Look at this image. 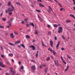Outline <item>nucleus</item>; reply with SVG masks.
Here are the masks:
<instances>
[{
	"label": "nucleus",
	"instance_id": "412c9836",
	"mask_svg": "<svg viewBox=\"0 0 75 75\" xmlns=\"http://www.w3.org/2000/svg\"><path fill=\"white\" fill-rule=\"evenodd\" d=\"M62 30H59L58 31L59 33H62Z\"/></svg>",
	"mask_w": 75,
	"mask_h": 75
},
{
	"label": "nucleus",
	"instance_id": "473e14b6",
	"mask_svg": "<svg viewBox=\"0 0 75 75\" xmlns=\"http://www.w3.org/2000/svg\"><path fill=\"white\" fill-rule=\"evenodd\" d=\"M21 45L23 47V48H25V46H24V45L23 44H21Z\"/></svg>",
	"mask_w": 75,
	"mask_h": 75
},
{
	"label": "nucleus",
	"instance_id": "49530a36",
	"mask_svg": "<svg viewBox=\"0 0 75 75\" xmlns=\"http://www.w3.org/2000/svg\"><path fill=\"white\" fill-rule=\"evenodd\" d=\"M0 28H4V26H0Z\"/></svg>",
	"mask_w": 75,
	"mask_h": 75
},
{
	"label": "nucleus",
	"instance_id": "b1692460",
	"mask_svg": "<svg viewBox=\"0 0 75 75\" xmlns=\"http://www.w3.org/2000/svg\"><path fill=\"white\" fill-rule=\"evenodd\" d=\"M48 50H49V51H51V52H52V49H51L50 48L48 49Z\"/></svg>",
	"mask_w": 75,
	"mask_h": 75
},
{
	"label": "nucleus",
	"instance_id": "ea45409f",
	"mask_svg": "<svg viewBox=\"0 0 75 75\" xmlns=\"http://www.w3.org/2000/svg\"><path fill=\"white\" fill-rule=\"evenodd\" d=\"M11 7H12V8L13 9V10H14V7H13V5H11Z\"/></svg>",
	"mask_w": 75,
	"mask_h": 75
},
{
	"label": "nucleus",
	"instance_id": "09e8293b",
	"mask_svg": "<svg viewBox=\"0 0 75 75\" xmlns=\"http://www.w3.org/2000/svg\"><path fill=\"white\" fill-rule=\"evenodd\" d=\"M21 64V61H19V62L18 64H19V65H20Z\"/></svg>",
	"mask_w": 75,
	"mask_h": 75
},
{
	"label": "nucleus",
	"instance_id": "2f4dec72",
	"mask_svg": "<svg viewBox=\"0 0 75 75\" xmlns=\"http://www.w3.org/2000/svg\"><path fill=\"white\" fill-rule=\"evenodd\" d=\"M54 27H55L56 28H57V24H55V25H54Z\"/></svg>",
	"mask_w": 75,
	"mask_h": 75
},
{
	"label": "nucleus",
	"instance_id": "e2e57ef3",
	"mask_svg": "<svg viewBox=\"0 0 75 75\" xmlns=\"http://www.w3.org/2000/svg\"><path fill=\"white\" fill-rule=\"evenodd\" d=\"M31 61H32V62H35V60H31Z\"/></svg>",
	"mask_w": 75,
	"mask_h": 75
},
{
	"label": "nucleus",
	"instance_id": "0eeeda50",
	"mask_svg": "<svg viewBox=\"0 0 75 75\" xmlns=\"http://www.w3.org/2000/svg\"><path fill=\"white\" fill-rule=\"evenodd\" d=\"M0 66H1V67H2L3 68H4L5 67H6V66L3 65V63H2L1 62H0Z\"/></svg>",
	"mask_w": 75,
	"mask_h": 75
},
{
	"label": "nucleus",
	"instance_id": "6ab92c4d",
	"mask_svg": "<svg viewBox=\"0 0 75 75\" xmlns=\"http://www.w3.org/2000/svg\"><path fill=\"white\" fill-rule=\"evenodd\" d=\"M50 57H47V58L46 59V60L47 61H50Z\"/></svg>",
	"mask_w": 75,
	"mask_h": 75
},
{
	"label": "nucleus",
	"instance_id": "f3484780",
	"mask_svg": "<svg viewBox=\"0 0 75 75\" xmlns=\"http://www.w3.org/2000/svg\"><path fill=\"white\" fill-rule=\"evenodd\" d=\"M58 30H63V29L62 28V27H60L58 28Z\"/></svg>",
	"mask_w": 75,
	"mask_h": 75
},
{
	"label": "nucleus",
	"instance_id": "0e129e2a",
	"mask_svg": "<svg viewBox=\"0 0 75 75\" xmlns=\"http://www.w3.org/2000/svg\"><path fill=\"white\" fill-rule=\"evenodd\" d=\"M20 30H23V28H21L19 29Z\"/></svg>",
	"mask_w": 75,
	"mask_h": 75
},
{
	"label": "nucleus",
	"instance_id": "c9c22d12",
	"mask_svg": "<svg viewBox=\"0 0 75 75\" xmlns=\"http://www.w3.org/2000/svg\"><path fill=\"white\" fill-rule=\"evenodd\" d=\"M62 38L63 40H65V37L64 36H62Z\"/></svg>",
	"mask_w": 75,
	"mask_h": 75
},
{
	"label": "nucleus",
	"instance_id": "a19ab883",
	"mask_svg": "<svg viewBox=\"0 0 75 75\" xmlns=\"http://www.w3.org/2000/svg\"><path fill=\"white\" fill-rule=\"evenodd\" d=\"M47 27H48V28H50V27H51V25H47Z\"/></svg>",
	"mask_w": 75,
	"mask_h": 75
},
{
	"label": "nucleus",
	"instance_id": "69168bd1",
	"mask_svg": "<svg viewBox=\"0 0 75 75\" xmlns=\"http://www.w3.org/2000/svg\"><path fill=\"white\" fill-rule=\"evenodd\" d=\"M67 57L68 58L69 57V55H67Z\"/></svg>",
	"mask_w": 75,
	"mask_h": 75
},
{
	"label": "nucleus",
	"instance_id": "603ef678",
	"mask_svg": "<svg viewBox=\"0 0 75 75\" xmlns=\"http://www.w3.org/2000/svg\"><path fill=\"white\" fill-rule=\"evenodd\" d=\"M1 57H2L3 58H4V56L3 55H1Z\"/></svg>",
	"mask_w": 75,
	"mask_h": 75
},
{
	"label": "nucleus",
	"instance_id": "dca6fc26",
	"mask_svg": "<svg viewBox=\"0 0 75 75\" xmlns=\"http://www.w3.org/2000/svg\"><path fill=\"white\" fill-rule=\"evenodd\" d=\"M11 37H12V38H14V37L13 35V33H12L11 34Z\"/></svg>",
	"mask_w": 75,
	"mask_h": 75
},
{
	"label": "nucleus",
	"instance_id": "13d9d810",
	"mask_svg": "<svg viewBox=\"0 0 75 75\" xmlns=\"http://www.w3.org/2000/svg\"><path fill=\"white\" fill-rule=\"evenodd\" d=\"M37 1L38 2H40L41 1V0H37Z\"/></svg>",
	"mask_w": 75,
	"mask_h": 75
},
{
	"label": "nucleus",
	"instance_id": "6e6d98bb",
	"mask_svg": "<svg viewBox=\"0 0 75 75\" xmlns=\"http://www.w3.org/2000/svg\"><path fill=\"white\" fill-rule=\"evenodd\" d=\"M42 65H41L40 66V68H42Z\"/></svg>",
	"mask_w": 75,
	"mask_h": 75
},
{
	"label": "nucleus",
	"instance_id": "4c0bfd02",
	"mask_svg": "<svg viewBox=\"0 0 75 75\" xmlns=\"http://www.w3.org/2000/svg\"><path fill=\"white\" fill-rule=\"evenodd\" d=\"M73 4H74V5H75V0H73Z\"/></svg>",
	"mask_w": 75,
	"mask_h": 75
},
{
	"label": "nucleus",
	"instance_id": "2eb2a0df",
	"mask_svg": "<svg viewBox=\"0 0 75 75\" xmlns=\"http://www.w3.org/2000/svg\"><path fill=\"white\" fill-rule=\"evenodd\" d=\"M32 68L33 70H35V66H33L32 67Z\"/></svg>",
	"mask_w": 75,
	"mask_h": 75
},
{
	"label": "nucleus",
	"instance_id": "1a4fd4ad",
	"mask_svg": "<svg viewBox=\"0 0 75 75\" xmlns=\"http://www.w3.org/2000/svg\"><path fill=\"white\" fill-rule=\"evenodd\" d=\"M39 6L40 7H45V6L44 5H43V4L41 3L39 4Z\"/></svg>",
	"mask_w": 75,
	"mask_h": 75
},
{
	"label": "nucleus",
	"instance_id": "774afa93",
	"mask_svg": "<svg viewBox=\"0 0 75 75\" xmlns=\"http://www.w3.org/2000/svg\"><path fill=\"white\" fill-rule=\"evenodd\" d=\"M73 8H74V10H75V7H73Z\"/></svg>",
	"mask_w": 75,
	"mask_h": 75
},
{
	"label": "nucleus",
	"instance_id": "6e6552de",
	"mask_svg": "<svg viewBox=\"0 0 75 75\" xmlns=\"http://www.w3.org/2000/svg\"><path fill=\"white\" fill-rule=\"evenodd\" d=\"M30 48H32L33 50H35V47L34 45H31L30 46Z\"/></svg>",
	"mask_w": 75,
	"mask_h": 75
},
{
	"label": "nucleus",
	"instance_id": "f704fd0d",
	"mask_svg": "<svg viewBox=\"0 0 75 75\" xmlns=\"http://www.w3.org/2000/svg\"><path fill=\"white\" fill-rule=\"evenodd\" d=\"M2 20H3V21H5L6 20V18H3L2 19Z\"/></svg>",
	"mask_w": 75,
	"mask_h": 75
},
{
	"label": "nucleus",
	"instance_id": "f8f14e48",
	"mask_svg": "<svg viewBox=\"0 0 75 75\" xmlns=\"http://www.w3.org/2000/svg\"><path fill=\"white\" fill-rule=\"evenodd\" d=\"M8 10L9 11H13V9H11V8H9L8 9Z\"/></svg>",
	"mask_w": 75,
	"mask_h": 75
},
{
	"label": "nucleus",
	"instance_id": "cd10ccee",
	"mask_svg": "<svg viewBox=\"0 0 75 75\" xmlns=\"http://www.w3.org/2000/svg\"><path fill=\"white\" fill-rule=\"evenodd\" d=\"M16 4H17L19 6H20V5H21V4L19 2H17L16 3Z\"/></svg>",
	"mask_w": 75,
	"mask_h": 75
},
{
	"label": "nucleus",
	"instance_id": "ddd939ff",
	"mask_svg": "<svg viewBox=\"0 0 75 75\" xmlns=\"http://www.w3.org/2000/svg\"><path fill=\"white\" fill-rule=\"evenodd\" d=\"M42 46L43 47H47V46L44 44V43H43V42H42Z\"/></svg>",
	"mask_w": 75,
	"mask_h": 75
},
{
	"label": "nucleus",
	"instance_id": "72a5a7b5",
	"mask_svg": "<svg viewBox=\"0 0 75 75\" xmlns=\"http://www.w3.org/2000/svg\"><path fill=\"white\" fill-rule=\"evenodd\" d=\"M14 33H15V34H16V35H18V33H17V32H14Z\"/></svg>",
	"mask_w": 75,
	"mask_h": 75
},
{
	"label": "nucleus",
	"instance_id": "680f3d73",
	"mask_svg": "<svg viewBox=\"0 0 75 75\" xmlns=\"http://www.w3.org/2000/svg\"><path fill=\"white\" fill-rule=\"evenodd\" d=\"M11 61L13 62H14V60L13 59H12Z\"/></svg>",
	"mask_w": 75,
	"mask_h": 75
},
{
	"label": "nucleus",
	"instance_id": "bf43d9fd",
	"mask_svg": "<svg viewBox=\"0 0 75 75\" xmlns=\"http://www.w3.org/2000/svg\"><path fill=\"white\" fill-rule=\"evenodd\" d=\"M8 10H6V13H8Z\"/></svg>",
	"mask_w": 75,
	"mask_h": 75
},
{
	"label": "nucleus",
	"instance_id": "a878e982",
	"mask_svg": "<svg viewBox=\"0 0 75 75\" xmlns=\"http://www.w3.org/2000/svg\"><path fill=\"white\" fill-rule=\"evenodd\" d=\"M36 11H37V12H38V13H40L41 12V11L39 10H36Z\"/></svg>",
	"mask_w": 75,
	"mask_h": 75
},
{
	"label": "nucleus",
	"instance_id": "79ce46f5",
	"mask_svg": "<svg viewBox=\"0 0 75 75\" xmlns=\"http://www.w3.org/2000/svg\"><path fill=\"white\" fill-rule=\"evenodd\" d=\"M6 63L7 64H10V63L8 62H6Z\"/></svg>",
	"mask_w": 75,
	"mask_h": 75
},
{
	"label": "nucleus",
	"instance_id": "58836bf2",
	"mask_svg": "<svg viewBox=\"0 0 75 75\" xmlns=\"http://www.w3.org/2000/svg\"><path fill=\"white\" fill-rule=\"evenodd\" d=\"M12 14V12H10V13H9V14L10 16H11V15Z\"/></svg>",
	"mask_w": 75,
	"mask_h": 75
},
{
	"label": "nucleus",
	"instance_id": "c03bdc74",
	"mask_svg": "<svg viewBox=\"0 0 75 75\" xmlns=\"http://www.w3.org/2000/svg\"><path fill=\"white\" fill-rule=\"evenodd\" d=\"M64 8H61L60 10L61 11H62V10H64Z\"/></svg>",
	"mask_w": 75,
	"mask_h": 75
},
{
	"label": "nucleus",
	"instance_id": "bb28decb",
	"mask_svg": "<svg viewBox=\"0 0 75 75\" xmlns=\"http://www.w3.org/2000/svg\"><path fill=\"white\" fill-rule=\"evenodd\" d=\"M30 24L31 25H32V26H33V27H34V24H33V23H30Z\"/></svg>",
	"mask_w": 75,
	"mask_h": 75
},
{
	"label": "nucleus",
	"instance_id": "8fccbe9b",
	"mask_svg": "<svg viewBox=\"0 0 75 75\" xmlns=\"http://www.w3.org/2000/svg\"><path fill=\"white\" fill-rule=\"evenodd\" d=\"M53 54H54V55H55V54H56V53L55 52V51H53Z\"/></svg>",
	"mask_w": 75,
	"mask_h": 75
},
{
	"label": "nucleus",
	"instance_id": "7ed1b4c3",
	"mask_svg": "<svg viewBox=\"0 0 75 75\" xmlns=\"http://www.w3.org/2000/svg\"><path fill=\"white\" fill-rule=\"evenodd\" d=\"M13 18H12L10 21H9L8 22V23L9 24V25L10 26H11V21H13Z\"/></svg>",
	"mask_w": 75,
	"mask_h": 75
},
{
	"label": "nucleus",
	"instance_id": "de8ad7c7",
	"mask_svg": "<svg viewBox=\"0 0 75 75\" xmlns=\"http://www.w3.org/2000/svg\"><path fill=\"white\" fill-rule=\"evenodd\" d=\"M28 20V18H26V19H25V21H27V20Z\"/></svg>",
	"mask_w": 75,
	"mask_h": 75
},
{
	"label": "nucleus",
	"instance_id": "5fc2aeb1",
	"mask_svg": "<svg viewBox=\"0 0 75 75\" xmlns=\"http://www.w3.org/2000/svg\"><path fill=\"white\" fill-rule=\"evenodd\" d=\"M58 4H59V5L60 6H61V4L59 3V2H58V3H57Z\"/></svg>",
	"mask_w": 75,
	"mask_h": 75
},
{
	"label": "nucleus",
	"instance_id": "7c9ffc66",
	"mask_svg": "<svg viewBox=\"0 0 75 75\" xmlns=\"http://www.w3.org/2000/svg\"><path fill=\"white\" fill-rule=\"evenodd\" d=\"M37 53L36 54V57H38V51H37Z\"/></svg>",
	"mask_w": 75,
	"mask_h": 75
},
{
	"label": "nucleus",
	"instance_id": "39448f33",
	"mask_svg": "<svg viewBox=\"0 0 75 75\" xmlns=\"http://www.w3.org/2000/svg\"><path fill=\"white\" fill-rule=\"evenodd\" d=\"M49 8V10H48V12H49V13H50L51 12V11H52V8H51V7H50V6H49L48 7Z\"/></svg>",
	"mask_w": 75,
	"mask_h": 75
},
{
	"label": "nucleus",
	"instance_id": "4468645a",
	"mask_svg": "<svg viewBox=\"0 0 75 75\" xmlns=\"http://www.w3.org/2000/svg\"><path fill=\"white\" fill-rule=\"evenodd\" d=\"M50 44L52 47V44H53V42L52 40H51L50 42Z\"/></svg>",
	"mask_w": 75,
	"mask_h": 75
},
{
	"label": "nucleus",
	"instance_id": "aec40b11",
	"mask_svg": "<svg viewBox=\"0 0 75 75\" xmlns=\"http://www.w3.org/2000/svg\"><path fill=\"white\" fill-rule=\"evenodd\" d=\"M21 69H24V67H23V66H21V67L20 68V69L19 70V71L21 72Z\"/></svg>",
	"mask_w": 75,
	"mask_h": 75
},
{
	"label": "nucleus",
	"instance_id": "37998d69",
	"mask_svg": "<svg viewBox=\"0 0 75 75\" xmlns=\"http://www.w3.org/2000/svg\"><path fill=\"white\" fill-rule=\"evenodd\" d=\"M61 50H65V48L64 47H62L61 48Z\"/></svg>",
	"mask_w": 75,
	"mask_h": 75
},
{
	"label": "nucleus",
	"instance_id": "f257e3e1",
	"mask_svg": "<svg viewBox=\"0 0 75 75\" xmlns=\"http://www.w3.org/2000/svg\"><path fill=\"white\" fill-rule=\"evenodd\" d=\"M10 74L11 75H14L16 74V71H13V70L11 69Z\"/></svg>",
	"mask_w": 75,
	"mask_h": 75
},
{
	"label": "nucleus",
	"instance_id": "f03ea898",
	"mask_svg": "<svg viewBox=\"0 0 75 75\" xmlns=\"http://www.w3.org/2000/svg\"><path fill=\"white\" fill-rule=\"evenodd\" d=\"M54 63L56 65V66H57V67H59V63H58V60H54Z\"/></svg>",
	"mask_w": 75,
	"mask_h": 75
},
{
	"label": "nucleus",
	"instance_id": "393cba45",
	"mask_svg": "<svg viewBox=\"0 0 75 75\" xmlns=\"http://www.w3.org/2000/svg\"><path fill=\"white\" fill-rule=\"evenodd\" d=\"M11 1H9L8 2V6H10V5L11 4Z\"/></svg>",
	"mask_w": 75,
	"mask_h": 75
},
{
	"label": "nucleus",
	"instance_id": "20e7f679",
	"mask_svg": "<svg viewBox=\"0 0 75 75\" xmlns=\"http://www.w3.org/2000/svg\"><path fill=\"white\" fill-rule=\"evenodd\" d=\"M38 18H39V19L40 20V22H42L43 21L42 20V19L40 17V16L38 15Z\"/></svg>",
	"mask_w": 75,
	"mask_h": 75
},
{
	"label": "nucleus",
	"instance_id": "052dcab7",
	"mask_svg": "<svg viewBox=\"0 0 75 75\" xmlns=\"http://www.w3.org/2000/svg\"><path fill=\"white\" fill-rule=\"evenodd\" d=\"M21 23H22V24H24V21H22L21 22Z\"/></svg>",
	"mask_w": 75,
	"mask_h": 75
},
{
	"label": "nucleus",
	"instance_id": "423d86ee",
	"mask_svg": "<svg viewBox=\"0 0 75 75\" xmlns=\"http://www.w3.org/2000/svg\"><path fill=\"white\" fill-rule=\"evenodd\" d=\"M61 59H62V61L65 64H67V63L65 61H64V59H63V58H62V57L61 56Z\"/></svg>",
	"mask_w": 75,
	"mask_h": 75
},
{
	"label": "nucleus",
	"instance_id": "e433bc0d",
	"mask_svg": "<svg viewBox=\"0 0 75 75\" xmlns=\"http://www.w3.org/2000/svg\"><path fill=\"white\" fill-rule=\"evenodd\" d=\"M35 33V34H38V32H37V30H36Z\"/></svg>",
	"mask_w": 75,
	"mask_h": 75
},
{
	"label": "nucleus",
	"instance_id": "a211bd4d",
	"mask_svg": "<svg viewBox=\"0 0 75 75\" xmlns=\"http://www.w3.org/2000/svg\"><path fill=\"white\" fill-rule=\"evenodd\" d=\"M20 43V41H17V42H15V44H19V43Z\"/></svg>",
	"mask_w": 75,
	"mask_h": 75
},
{
	"label": "nucleus",
	"instance_id": "4d7b16f0",
	"mask_svg": "<svg viewBox=\"0 0 75 75\" xmlns=\"http://www.w3.org/2000/svg\"><path fill=\"white\" fill-rule=\"evenodd\" d=\"M6 75H9V74H8V73H6L5 74Z\"/></svg>",
	"mask_w": 75,
	"mask_h": 75
},
{
	"label": "nucleus",
	"instance_id": "3c124183",
	"mask_svg": "<svg viewBox=\"0 0 75 75\" xmlns=\"http://www.w3.org/2000/svg\"><path fill=\"white\" fill-rule=\"evenodd\" d=\"M42 67H46V66L45 64H42Z\"/></svg>",
	"mask_w": 75,
	"mask_h": 75
},
{
	"label": "nucleus",
	"instance_id": "a18cd8bd",
	"mask_svg": "<svg viewBox=\"0 0 75 75\" xmlns=\"http://www.w3.org/2000/svg\"><path fill=\"white\" fill-rule=\"evenodd\" d=\"M54 39H55V40H57V37H54Z\"/></svg>",
	"mask_w": 75,
	"mask_h": 75
},
{
	"label": "nucleus",
	"instance_id": "864d4df0",
	"mask_svg": "<svg viewBox=\"0 0 75 75\" xmlns=\"http://www.w3.org/2000/svg\"><path fill=\"white\" fill-rule=\"evenodd\" d=\"M54 1H55V2L57 3H58V1H57V0H54Z\"/></svg>",
	"mask_w": 75,
	"mask_h": 75
},
{
	"label": "nucleus",
	"instance_id": "5701e85b",
	"mask_svg": "<svg viewBox=\"0 0 75 75\" xmlns=\"http://www.w3.org/2000/svg\"><path fill=\"white\" fill-rule=\"evenodd\" d=\"M13 55V54H8V56H9V57H12Z\"/></svg>",
	"mask_w": 75,
	"mask_h": 75
},
{
	"label": "nucleus",
	"instance_id": "338daca9",
	"mask_svg": "<svg viewBox=\"0 0 75 75\" xmlns=\"http://www.w3.org/2000/svg\"><path fill=\"white\" fill-rule=\"evenodd\" d=\"M1 16H3V13H1Z\"/></svg>",
	"mask_w": 75,
	"mask_h": 75
},
{
	"label": "nucleus",
	"instance_id": "4be33fe9",
	"mask_svg": "<svg viewBox=\"0 0 75 75\" xmlns=\"http://www.w3.org/2000/svg\"><path fill=\"white\" fill-rule=\"evenodd\" d=\"M66 23H71V21L69 20L66 21Z\"/></svg>",
	"mask_w": 75,
	"mask_h": 75
},
{
	"label": "nucleus",
	"instance_id": "c85d7f7f",
	"mask_svg": "<svg viewBox=\"0 0 75 75\" xmlns=\"http://www.w3.org/2000/svg\"><path fill=\"white\" fill-rule=\"evenodd\" d=\"M30 36L28 35H26V38H30Z\"/></svg>",
	"mask_w": 75,
	"mask_h": 75
},
{
	"label": "nucleus",
	"instance_id": "9b49d317",
	"mask_svg": "<svg viewBox=\"0 0 75 75\" xmlns=\"http://www.w3.org/2000/svg\"><path fill=\"white\" fill-rule=\"evenodd\" d=\"M68 69H69V67L68 66V65H67V68L65 70V72H66V71H67Z\"/></svg>",
	"mask_w": 75,
	"mask_h": 75
},
{
	"label": "nucleus",
	"instance_id": "9d476101",
	"mask_svg": "<svg viewBox=\"0 0 75 75\" xmlns=\"http://www.w3.org/2000/svg\"><path fill=\"white\" fill-rule=\"evenodd\" d=\"M59 44H60V42H59L57 44V46H56L57 49H58V48L59 47Z\"/></svg>",
	"mask_w": 75,
	"mask_h": 75
},
{
	"label": "nucleus",
	"instance_id": "c756f323",
	"mask_svg": "<svg viewBox=\"0 0 75 75\" xmlns=\"http://www.w3.org/2000/svg\"><path fill=\"white\" fill-rule=\"evenodd\" d=\"M9 44L11 45H12V46H14V45L12 43H9Z\"/></svg>",
	"mask_w": 75,
	"mask_h": 75
}]
</instances>
